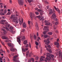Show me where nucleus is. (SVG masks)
<instances>
[{
  "instance_id": "nucleus-1",
  "label": "nucleus",
  "mask_w": 62,
  "mask_h": 62,
  "mask_svg": "<svg viewBox=\"0 0 62 62\" xmlns=\"http://www.w3.org/2000/svg\"><path fill=\"white\" fill-rule=\"evenodd\" d=\"M11 18H13V21L14 23H19L18 20H17L18 19V17H15V15H14L13 16H12Z\"/></svg>"
},
{
  "instance_id": "nucleus-2",
  "label": "nucleus",
  "mask_w": 62,
  "mask_h": 62,
  "mask_svg": "<svg viewBox=\"0 0 62 62\" xmlns=\"http://www.w3.org/2000/svg\"><path fill=\"white\" fill-rule=\"evenodd\" d=\"M29 46V45L28 44H27L25 46V49L24 48H22V51L23 52H25L26 51H27L28 50V47Z\"/></svg>"
},
{
  "instance_id": "nucleus-3",
  "label": "nucleus",
  "mask_w": 62,
  "mask_h": 62,
  "mask_svg": "<svg viewBox=\"0 0 62 62\" xmlns=\"http://www.w3.org/2000/svg\"><path fill=\"white\" fill-rule=\"evenodd\" d=\"M46 54L47 55H46L47 57L46 58V59H47V60L48 61H51V58L50 57V54H49V53H46Z\"/></svg>"
},
{
  "instance_id": "nucleus-4",
  "label": "nucleus",
  "mask_w": 62,
  "mask_h": 62,
  "mask_svg": "<svg viewBox=\"0 0 62 62\" xmlns=\"http://www.w3.org/2000/svg\"><path fill=\"white\" fill-rule=\"evenodd\" d=\"M23 0H18V3L19 5L22 6L23 5Z\"/></svg>"
},
{
  "instance_id": "nucleus-5",
  "label": "nucleus",
  "mask_w": 62,
  "mask_h": 62,
  "mask_svg": "<svg viewBox=\"0 0 62 62\" xmlns=\"http://www.w3.org/2000/svg\"><path fill=\"white\" fill-rule=\"evenodd\" d=\"M44 42H46V43H45L47 45L48 44H49L50 43V41H49V39H45L44 40Z\"/></svg>"
},
{
  "instance_id": "nucleus-6",
  "label": "nucleus",
  "mask_w": 62,
  "mask_h": 62,
  "mask_svg": "<svg viewBox=\"0 0 62 62\" xmlns=\"http://www.w3.org/2000/svg\"><path fill=\"white\" fill-rule=\"evenodd\" d=\"M30 16L31 18V20H33V18L34 17H35V16L34 15V14L32 13H31L30 14Z\"/></svg>"
},
{
  "instance_id": "nucleus-7",
  "label": "nucleus",
  "mask_w": 62,
  "mask_h": 62,
  "mask_svg": "<svg viewBox=\"0 0 62 62\" xmlns=\"http://www.w3.org/2000/svg\"><path fill=\"white\" fill-rule=\"evenodd\" d=\"M38 12H41L40 13V15H42L43 14H44L43 13V12H44V11H42V10L40 9H39L38 10Z\"/></svg>"
},
{
  "instance_id": "nucleus-8",
  "label": "nucleus",
  "mask_w": 62,
  "mask_h": 62,
  "mask_svg": "<svg viewBox=\"0 0 62 62\" xmlns=\"http://www.w3.org/2000/svg\"><path fill=\"white\" fill-rule=\"evenodd\" d=\"M55 45H56V47L57 48H59L60 45L59 44L58 42H56L54 44Z\"/></svg>"
},
{
  "instance_id": "nucleus-9",
  "label": "nucleus",
  "mask_w": 62,
  "mask_h": 62,
  "mask_svg": "<svg viewBox=\"0 0 62 62\" xmlns=\"http://www.w3.org/2000/svg\"><path fill=\"white\" fill-rule=\"evenodd\" d=\"M17 41L18 42L19 44L21 45V39L20 38L17 37Z\"/></svg>"
},
{
  "instance_id": "nucleus-10",
  "label": "nucleus",
  "mask_w": 62,
  "mask_h": 62,
  "mask_svg": "<svg viewBox=\"0 0 62 62\" xmlns=\"http://www.w3.org/2000/svg\"><path fill=\"white\" fill-rule=\"evenodd\" d=\"M51 18L53 19H54L56 18V15H55V13H54L51 16Z\"/></svg>"
},
{
  "instance_id": "nucleus-11",
  "label": "nucleus",
  "mask_w": 62,
  "mask_h": 62,
  "mask_svg": "<svg viewBox=\"0 0 62 62\" xmlns=\"http://www.w3.org/2000/svg\"><path fill=\"white\" fill-rule=\"evenodd\" d=\"M48 26H45L44 27V29L46 31V32H48V31H49V30L48 29Z\"/></svg>"
},
{
  "instance_id": "nucleus-12",
  "label": "nucleus",
  "mask_w": 62,
  "mask_h": 62,
  "mask_svg": "<svg viewBox=\"0 0 62 62\" xmlns=\"http://www.w3.org/2000/svg\"><path fill=\"white\" fill-rule=\"evenodd\" d=\"M54 8L55 9H56V11H58V13H59V14H60V11L59 10V9H58V8H56L54 6Z\"/></svg>"
},
{
  "instance_id": "nucleus-13",
  "label": "nucleus",
  "mask_w": 62,
  "mask_h": 62,
  "mask_svg": "<svg viewBox=\"0 0 62 62\" xmlns=\"http://www.w3.org/2000/svg\"><path fill=\"white\" fill-rule=\"evenodd\" d=\"M8 46H9V47H13V44L10 43H8Z\"/></svg>"
},
{
  "instance_id": "nucleus-14",
  "label": "nucleus",
  "mask_w": 62,
  "mask_h": 62,
  "mask_svg": "<svg viewBox=\"0 0 62 62\" xmlns=\"http://www.w3.org/2000/svg\"><path fill=\"white\" fill-rule=\"evenodd\" d=\"M44 58H45V56H41V58H40V60L41 61H44V60L43 59Z\"/></svg>"
},
{
  "instance_id": "nucleus-15",
  "label": "nucleus",
  "mask_w": 62,
  "mask_h": 62,
  "mask_svg": "<svg viewBox=\"0 0 62 62\" xmlns=\"http://www.w3.org/2000/svg\"><path fill=\"white\" fill-rule=\"evenodd\" d=\"M45 22L46 23L45 24L46 25H50V24H51V23L49 22H46V21H45Z\"/></svg>"
},
{
  "instance_id": "nucleus-16",
  "label": "nucleus",
  "mask_w": 62,
  "mask_h": 62,
  "mask_svg": "<svg viewBox=\"0 0 62 62\" xmlns=\"http://www.w3.org/2000/svg\"><path fill=\"white\" fill-rule=\"evenodd\" d=\"M2 39H8V38L5 36H3L2 37Z\"/></svg>"
},
{
  "instance_id": "nucleus-17",
  "label": "nucleus",
  "mask_w": 62,
  "mask_h": 62,
  "mask_svg": "<svg viewBox=\"0 0 62 62\" xmlns=\"http://www.w3.org/2000/svg\"><path fill=\"white\" fill-rule=\"evenodd\" d=\"M0 23H5V22H6V20H1L0 21Z\"/></svg>"
},
{
  "instance_id": "nucleus-18",
  "label": "nucleus",
  "mask_w": 62,
  "mask_h": 62,
  "mask_svg": "<svg viewBox=\"0 0 62 62\" xmlns=\"http://www.w3.org/2000/svg\"><path fill=\"white\" fill-rule=\"evenodd\" d=\"M25 39V37L23 36L22 37L21 40H22V41H23V40H24V39Z\"/></svg>"
},
{
  "instance_id": "nucleus-19",
  "label": "nucleus",
  "mask_w": 62,
  "mask_h": 62,
  "mask_svg": "<svg viewBox=\"0 0 62 62\" xmlns=\"http://www.w3.org/2000/svg\"><path fill=\"white\" fill-rule=\"evenodd\" d=\"M46 50H47V51H48L49 52H50V53H51L52 52V50H51V49L47 48Z\"/></svg>"
},
{
  "instance_id": "nucleus-20",
  "label": "nucleus",
  "mask_w": 62,
  "mask_h": 62,
  "mask_svg": "<svg viewBox=\"0 0 62 62\" xmlns=\"http://www.w3.org/2000/svg\"><path fill=\"white\" fill-rule=\"evenodd\" d=\"M1 30H2V31H4V32H3L4 33V34H6L7 33V31H6V30H4V29L2 28L1 29Z\"/></svg>"
},
{
  "instance_id": "nucleus-21",
  "label": "nucleus",
  "mask_w": 62,
  "mask_h": 62,
  "mask_svg": "<svg viewBox=\"0 0 62 62\" xmlns=\"http://www.w3.org/2000/svg\"><path fill=\"white\" fill-rule=\"evenodd\" d=\"M38 23H36V27H37L36 29H37V30H39V27H38Z\"/></svg>"
},
{
  "instance_id": "nucleus-22",
  "label": "nucleus",
  "mask_w": 62,
  "mask_h": 62,
  "mask_svg": "<svg viewBox=\"0 0 62 62\" xmlns=\"http://www.w3.org/2000/svg\"><path fill=\"white\" fill-rule=\"evenodd\" d=\"M23 27H24V28H25L26 27V24L25 23H24L23 25Z\"/></svg>"
},
{
  "instance_id": "nucleus-23",
  "label": "nucleus",
  "mask_w": 62,
  "mask_h": 62,
  "mask_svg": "<svg viewBox=\"0 0 62 62\" xmlns=\"http://www.w3.org/2000/svg\"><path fill=\"white\" fill-rule=\"evenodd\" d=\"M15 48H11L10 49V51H12V52H15Z\"/></svg>"
},
{
  "instance_id": "nucleus-24",
  "label": "nucleus",
  "mask_w": 62,
  "mask_h": 62,
  "mask_svg": "<svg viewBox=\"0 0 62 62\" xmlns=\"http://www.w3.org/2000/svg\"><path fill=\"white\" fill-rule=\"evenodd\" d=\"M27 43V41L26 40H25L23 42V43L24 44H26Z\"/></svg>"
},
{
  "instance_id": "nucleus-25",
  "label": "nucleus",
  "mask_w": 62,
  "mask_h": 62,
  "mask_svg": "<svg viewBox=\"0 0 62 62\" xmlns=\"http://www.w3.org/2000/svg\"><path fill=\"white\" fill-rule=\"evenodd\" d=\"M9 31L10 32H12V33H15V31H13V30L10 29L9 30Z\"/></svg>"
},
{
  "instance_id": "nucleus-26",
  "label": "nucleus",
  "mask_w": 62,
  "mask_h": 62,
  "mask_svg": "<svg viewBox=\"0 0 62 62\" xmlns=\"http://www.w3.org/2000/svg\"><path fill=\"white\" fill-rule=\"evenodd\" d=\"M14 13L16 14V17L18 16V12H16Z\"/></svg>"
},
{
  "instance_id": "nucleus-27",
  "label": "nucleus",
  "mask_w": 62,
  "mask_h": 62,
  "mask_svg": "<svg viewBox=\"0 0 62 62\" xmlns=\"http://www.w3.org/2000/svg\"><path fill=\"white\" fill-rule=\"evenodd\" d=\"M53 12H53V11H52V9H51L50 10V11L49 12V13L50 14H52V13H53Z\"/></svg>"
},
{
  "instance_id": "nucleus-28",
  "label": "nucleus",
  "mask_w": 62,
  "mask_h": 62,
  "mask_svg": "<svg viewBox=\"0 0 62 62\" xmlns=\"http://www.w3.org/2000/svg\"><path fill=\"white\" fill-rule=\"evenodd\" d=\"M18 57V55H16L15 56H14L13 57L14 58H16L17 57Z\"/></svg>"
},
{
  "instance_id": "nucleus-29",
  "label": "nucleus",
  "mask_w": 62,
  "mask_h": 62,
  "mask_svg": "<svg viewBox=\"0 0 62 62\" xmlns=\"http://www.w3.org/2000/svg\"><path fill=\"white\" fill-rule=\"evenodd\" d=\"M23 23V20H22V22H21V21H19V23L20 24V25H21V24H22Z\"/></svg>"
},
{
  "instance_id": "nucleus-30",
  "label": "nucleus",
  "mask_w": 62,
  "mask_h": 62,
  "mask_svg": "<svg viewBox=\"0 0 62 62\" xmlns=\"http://www.w3.org/2000/svg\"><path fill=\"white\" fill-rule=\"evenodd\" d=\"M61 55V52L60 51H59V56H60Z\"/></svg>"
},
{
  "instance_id": "nucleus-31",
  "label": "nucleus",
  "mask_w": 62,
  "mask_h": 62,
  "mask_svg": "<svg viewBox=\"0 0 62 62\" xmlns=\"http://www.w3.org/2000/svg\"><path fill=\"white\" fill-rule=\"evenodd\" d=\"M11 14V13H10V12H8V13H7V14H6L7 15H10Z\"/></svg>"
},
{
  "instance_id": "nucleus-32",
  "label": "nucleus",
  "mask_w": 62,
  "mask_h": 62,
  "mask_svg": "<svg viewBox=\"0 0 62 62\" xmlns=\"http://www.w3.org/2000/svg\"><path fill=\"white\" fill-rule=\"evenodd\" d=\"M48 34L49 35H52L53 33H52V32H49L48 33Z\"/></svg>"
},
{
  "instance_id": "nucleus-33",
  "label": "nucleus",
  "mask_w": 62,
  "mask_h": 62,
  "mask_svg": "<svg viewBox=\"0 0 62 62\" xmlns=\"http://www.w3.org/2000/svg\"><path fill=\"white\" fill-rule=\"evenodd\" d=\"M5 42H11V41H10V40H6L5 41Z\"/></svg>"
},
{
  "instance_id": "nucleus-34",
  "label": "nucleus",
  "mask_w": 62,
  "mask_h": 62,
  "mask_svg": "<svg viewBox=\"0 0 62 62\" xmlns=\"http://www.w3.org/2000/svg\"><path fill=\"white\" fill-rule=\"evenodd\" d=\"M10 29H13V27L11 26L10 27Z\"/></svg>"
},
{
  "instance_id": "nucleus-35",
  "label": "nucleus",
  "mask_w": 62,
  "mask_h": 62,
  "mask_svg": "<svg viewBox=\"0 0 62 62\" xmlns=\"http://www.w3.org/2000/svg\"><path fill=\"white\" fill-rule=\"evenodd\" d=\"M50 56L51 57H52V58H54V56L53 55H50Z\"/></svg>"
},
{
  "instance_id": "nucleus-36",
  "label": "nucleus",
  "mask_w": 62,
  "mask_h": 62,
  "mask_svg": "<svg viewBox=\"0 0 62 62\" xmlns=\"http://www.w3.org/2000/svg\"><path fill=\"white\" fill-rule=\"evenodd\" d=\"M58 24H59V22H56L55 24L56 25H58Z\"/></svg>"
},
{
  "instance_id": "nucleus-37",
  "label": "nucleus",
  "mask_w": 62,
  "mask_h": 62,
  "mask_svg": "<svg viewBox=\"0 0 62 62\" xmlns=\"http://www.w3.org/2000/svg\"><path fill=\"white\" fill-rule=\"evenodd\" d=\"M27 1L29 3H30L31 2V0H27Z\"/></svg>"
},
{
  "instance_id": "nucleus-38",
  "label": "nucleus",
  "mask_w": 62,
  "mask_h": 62,
  "mask_svg": "<svg viewBox=\"0 0 62 62\" xmlns=\"http://www.w3.org/2000/svg\"><path fill=\"white\" fill-rule=\"evenodd\" d=\"M1 43L3 45V46H5V44H4V42H1Z\"/></svg>"
},
{
  "instance_id": "nucleus-39",
  "label": "nucleus",
  "mask_w": 62,
  "mask_h": 62,
  "mask_svg": "<svg viewBox=\"0 0 62 62\" xmlns=\"http://www.w3.org/2000/svg\"><path fill=\"white\" fill-rule=\"evenodd\" d=\"M1 15H4V14L2 13H0Z\"/></svg>"
},
{
  "instance_id": "nucleus-40",
  "label": "nucleus",
  "mask_w": 62,
  "mask_h": 62,
  "mask_svg": "<svg viewBox=\"0 0 62 62\" xmlns=\"http://www.w3.org/2000/svg\"><path fill=\"white\" fill-rule=\"evenodd\" d=\"M4 12V13H5V14H6V13H7V10H5Z\"/></svg>"
},
{
  "instance_id": "nucleus-41",
  "label": "nucleus",
  "mask_w": 62,
  "mask_h": 62,
  "mask_svg": "<svg viewBox=\"0 0 62 62\" xmlns=\"http://www.w3.org/2000/svg\"><path fill=\"white\" fill-rule=\"evenodd\" d=\"M35 14H36V15H39V13L37 12H36Z\"/></svg>"
},
{
  "instance_id": "nucleus-42",
  "label": "nucleus",
  "mask_w": 62,
  "mask_h": 62,
  "mask_svg": "<svg viewBox=\"0 0 62 62\" xmlns=\"http://www.w3.org/2000/svg\"><path fill=\"white\" fill-rule=\"evenodd\" d=\"M35 44H36V45H37V46H38V45L39 44H38V43L37 42H36L35 43Z\"/></svg>"
},
{
  "instance_id": "nucleus-43",
  "label": "nucleus",
  "mask_w": 62,
  "mask_h": 62,
  "mask_svg": "<svg viewBox=\"0 0 62 62\" xmlns=\"http://www.w3.org/2000/svg\"><path fill=\"white\" fill-rule=\"evenodd\" d=\"M1 51L2 52H3V53H4V52L5 53H6L5 51H3V49H1Z\"/></svg>"
},
{
  "instance_id": "nucleus-44",
  "label": "nucleus",
  "mask_w": 62,
  "mask_h": 62,
  "mask_svg": "<svg viewBox=\"0 0 62 62\" xmlns=\"http://www.w3.org/2000/svg\"><path fill=\"white\" fill-rule=\"evenodd\" d=\"M30 38L31 39H32V36H31V34H30Z\"/></svg>"
},
{
  "instance_id": "nucleus-45",
  "label": "nucleus",
  "mask_w": 62,
  "mask_h": 62,
  "mask_svg": "<svg viewBox=\"0 0 62 62\" xmlns=\"http://www.w3.org/2000/svg\"><path fill=\"white\" fill-rule=\"evenodd\" d=\"M43 34H44V35H45L46 34V32L45 31L44 32H43Z\"/></svg>"
},
{
  "instance_id": "nucleus-46",
  "label": "nucleus",
  "mask_w": 62,
  "mask_h": 62,
  "mask_svg": "<svg viewBox=\"0 0 62 62\" xmlns=\"http://www.w3.org/2000/svg\"><path fill=\"white\" fill-rule=\"evenodd\" d=\"M39 7L40 9H41V8H42V7L41 6V5H40L39 6Z\"/></svg>"
},
{
  "instance_id": "nucleus-47",
  "label": "nucleus",
  "mask_w": 62,
  "mask_h": 62,
  "mask_svg": "<svg viewBox=\"0 0 62 62\" xmlns=\"http://www.w3.org/2000/svg\"><path fill=\"white\" fill-rule=\"evenodd\" d=\"M44 37H45L46 38H47L48 37V36L47 35H46Z\"/></svg>"
},
{
  "instance_id": "nucleus-48",
  "label": "nucleus",
  "mask_w": 62,
  "mask_h": 62,
  "mask_svg": "<svg viewBox=\"0 0 62 62\" xmlns=\"http://www.w3.org/2000/svg\"><path fill=\"white\" fill-rule=\"evenodd\" d=\"M27 54H26L27 55H28V54H29V51H28L27 52Z\"/></svg>"
},
{
  "instance_id": "nucleus-49",
  "label": "nucleus",
  "mask_w": 62,
  "mask_h": 62,
  "mask_svg": "<svg viewBox=\"0 0 62 62\" xmlns=\"http://www.w3.org/2000/svg\"><path fill=\"white\" fill-rule=\"evenodd\" d=\"M31 60H32L33 62H34V58H31Z\"/></svg>"
},
{
  "instance_id": "nucleus-50",
  "label": "nucleus",
  "mask_w": 62,
  "mask_h": 62,
  "mask_svg": "<svg viewBox=\"0 0 62 62\" xmlns=\"http://www.w3.org/2000/svg\"><path fill=\"white\" fill-rule=\"evenodd\" d=\"M4 10L3 9H2L1 10H0V12H2V11H3Z\"/></svg>"
},
{
  "instance_id": "nucleus-51",
  "label": "nucleus",
  "mask_w": 62,
  "mask_h": 62,
  "mask_svg": "<svg viewBox=\"0 0 62 62\" xmlns=\"http://www.w3.org/2000/svg\"><path fill=\"white\" fill-rule=\"evenodd\" d=\"M10 3L11 4H12V1L11 0H10Z\"/></svg>"
},
{
  "instance_id": "nucleus-52",
  "label": "nucleus",
  "mask_w": 62,
  "mask_h": 62,
  "mask_svg": "<svg viewBox=\"0 0 62 62\" xmlns=\"http://www.w3.org/2000/svg\"><path fill=\"white\" fill-rule=\"evenodd\" d=\"M29 47L30 48H31V44L30 43H29Z\"/></svg>"
},
{
  "instance_id": "nucleus-53",
  "label": "nucleus",
  "mask_w": 62,
  "mask_h": 62,
  "mask_svg": "<svg viewBox=\"0 0 62 62\" xmlns=\"http://www.w3.org/2000/svg\"><path fill=\"white\" fill-rule=\"evenodd\" d=\"M7 52L8 53H9V50H7Z\"/></svg>"
},
{
  "instance_id": "nucleus-54",
  "label": "nucleus",
  "mask_w": 62,
  "mask_h": 62,
  "mask_svg": "<svg viewBox=\"0 0 62 62\" xmlns=\"http://www.w3.org/2000/svg\"><path fill=\"white\" fill-rule=\"evenodd\" d=\"M35 59L37 60L38 59H39V57H36Z\"/></svg>"
},
{
  "instance_id": "nucleus-55",
  "label": "nucleus",
  "mask_w": 62,
  "mask_h": 62,
  "mask_svg": "<svg viewBox=\"0 0 62 62\" xmlns=\"http://www.w3.org/2000/svg\"><path fill=\"white\" fill-rule=\"evenodd\" d=\"M16 60H15V59H13V61L14 62H16Z\"/></svg>"
},
{
  "instance_id": "nucleus-56",
  "label": "nucleus",
  "mask_w": 62,
  "mask_h": 62,
  "mask_svg": "<svg viewBox=\"0 0 62 62\" xmlns=\"http://www.w3.org/2000/svg\"><path fill=\"white\" fill-rule=\"evenodd\" d=\"M28 23L29 24H30V21H28Z\"/></svg>"
},
{
  "instance_id": "nucleus-57",
  "label": "nucleus",
  "mask_w": 62,
  "mask_h": 62,
  "mask_svg": "<svg viewBox=\"0 0 62 62\" xmlns=\"http://www.w3.org/2000/svg\"><path fill=\"white\" fill-rule=\"evenodd\" d=\"M6 30H7V31H8V28H6Z\"/></svg>"
},
{
  "instance_id": "nucleus-58",
  "label": "nucleus",
  "mask_w": 62,
  "mask_h": 62,
  "mask_svg": "<svg viewBox=\"0 0 62 62\" xmlns=\"http://www.w3.org/2000/svg\"><path fill=\"white\" fill-rule=\"evenodd\" d=\"M16 62H20L19 61H18V60H16Z\"/></svg>"
},
{
  "instance_id": "nucleus-59",
  "label": "nucleus",
  "mask_w": 62,
  "mask_h": 62,
  "mask_svg": "<svg viewBox=\"0 0 62 62\" xmlns=\"http://www.w3.org/2000/svg\"><path fill=\"white\" fill-rule=\"evenodd\" d=\"M25 31V30L24 29H23L22 30V32H24V31Z\"/></svg>"
},
{
  "instance_id": "nucleus-60",
  "label": "nucleus",
  "mask_w": 62,
  "mask_h": 62,
  "mask_svg": "<svg viewBox=\"0 0 62 62\" xmlns=\"http://www.w3.org/2000/svg\"><path fill=\"white\" fill-rule=\"evenodd\" d=\"M35 47L36 48H37V49H39V48H38V46H36Z\"/></svg>"
},
{
  "instance_id": "nucleus-61",
  "label": "nucleus",
  "mask_w": 62,
  "mask_h": 62,
  "mask_svg": "<svg viewBox=\"0 0 62 62\" xmlns=\"http://www.w3.org/2000/svg\"><path fill=\"white\" fill-rule=\"evenodd\" d=\"M5 24H8V22H6L5 23Z\"/></svg>"
},
{
  "instance_id": "nucleus-62",
  "label": "nucleus",
  "mask_w": 62,
  "mask_h": 62,
  "mask_svg": "<svg viewBox=\"0 0 62 62\" xmlns=\"http://www.w3.org/2000/svg\"><path fill=\"white\" fill-rule=\"evenodd\" d=\"M21 12L22 14H23V11L21 10Z\"/></svg>"
},
{
  "instance_id": "nucleus-63",
  "label": "nucleus",
  "mask_w": 62,
  "mask_h": 62,
  "mask_svg": "<svg viewBox=\"0 0 62 62\" xmlns=\"http://www.w3.org/2000/svg\"><path fill=\"white\" fill-rule=\"evenodd\" d=\"M2 17L3 19H5V17L4 16H2Z\"/></svg>"
},
{
  "instance_id": "nucleus-64",
  "label": "nucleus",
  "mask_w": 62,
  "mask_h": 62,
  "mask_svg": "<svg viewBox=\"0 0 62 62\" xmlns=\"http://www.w3.org/2000/svg\"><path fill=\"white\" fill-rule=\"evenodd\" d=\"M28 62H31V60H29L28 61Z\"/></svg>"
}]
</instances>
